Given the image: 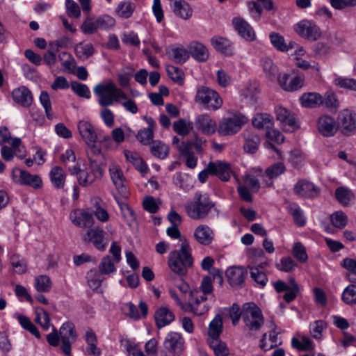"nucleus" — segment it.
Segmentation results:
<instances>
[{
	"label": "nucleus",
	"instance_id": "27",
	"mask_svg": "<svg viewBox=\"0 0 356 356\" xmlns=\"http://www.w3.org/2000/svg\"><path fill=\"white\" fill-rule=\"evenodd\" d=\"M154 319L157 327L161 328L170 324L175 320V314L167 307L162 306L156 309Z\"/></svg>",
	"mask_w": 356,
	"mask_h": 356
},
{
	"label": "nucleus",
	"instance_id": "62",
	"mask_svg": "<svg viewBox=\"0 0 356 356\" xmlns=\"http://www.w3.org/2000/svg\"><path fill=\"white\" fill-rule=\"evenodd\" d=\"M334 83L341 88L356 91V79L353 78L339 76L335 79Z\"/></svg>",
	"mask_w": 356,
	"mask_h": 356
},
{
	"label": "nucleus",
	"instance_id": "41",
	"mask_svg": "<svg viewBox=\"0 0 356 356\" xmlns=\"http://www.w3.org/2000/svg\"><path fill=\"white\" fill-rule=\"evenodd\" d=\"M269 39L273 47L279 51L287 52L292 48L291 46L286 44L284 38L278 33L271 32Z\"/></svg>",
	"mask_w": 356,
	"mask_h": 356
},
{
	"label": "nucleus",
	"instance_id": "39",
	"mask_svg": "<svg viewBox=\"0 0 356 356\" xmlns=\"http://www.w3.org/2000/svg\"><path fill=\"white\" fill-rule=\"evenodd\" d=\"M136 9V4L131 1H124L118 3L115 8L116 15L123 19H129Z\"/></svg>",
	"mask_w": 356,
	"mask_h": 356
},
{
	"label": "nucleus",
	"instance_id": "46",
	"mask_svg": "<svg viewBox=\"0 0 356 356\" xmlns=\"http://www.w3.org/2000/svg\"><path fill=\"white\" fill-rule=\"evenodd\" d=\"M341 300L347 305H356V284H350L343 291Z\"/></svg>",
	"mask_w": 356,
	"mask_h": 356
},
{
	"label": "nucleus",
	"instance_id": "63",
	"mask_svg": "<svg viewBox=\"0 0 356 356\" xmlns=\"http://www.w3.org/2000/svg\"><path fill=\"white\" fill-rule=\"evenodd\" d=\"M335 197L339 203L347 206L350 201L351 192L344 187H339L335 191Z\"/></svg>",
	"mask_w": 356,
	"mask_h": 356
},
{
	"label": "nucleus",
	"instance_id": "22",
	"mask_svg": "<svg viewBox=\"0 0 356 356\" xmlns=\"http://www.w3.org/2000/svg\"><path fill=\"white\" fill-rule=\"evenodd\" d=\"M213 48L225 56H232L234 54L235 48L234 44L228 39L215 36L211 40Z\"/></svg>",
	"mask_w": 356,
	"mask_h": 356
},
{
	"label": "nucleus",
	"instance_id": "15",
	"mask_svg": "<svg viewBox=\"0 0 356 356\" xmlns=\"http://www.w3.org/2000/svg\"><path fill=\"white\" fill-rule=\"evenodd\" d=\"M229 285L234 288H243L248 275V268L242 266L229 267L225 272Z\"/></svg>",
	"mask_w": 356,
	"mask_h": 356
},
{
	"label": "nucleus",
	"instance_id": "24",
	"mask_svg": "<svg viewBox=\"0 0 356 356\" xmlns=\"http://www.w3.org/2000/svg\"><path fill=\"white\" fill-rule=\"evenodd\" d=\"M72 222L79 227H90L94 224L92 213L86 210H76L70 213Z\"/></svg>",
	"mask_w": 356,
	"mask_h": 356
},
{
	"label": "nucleus",
	"instance_id": "16",
	"mask_svg": "<svg viewBox=\"0 0 356 356\" xmlns=\"http://www.w3.org/2000/svg\"><path fill=\"white\" fill-rule=\"evenodd\" d=\"M109 173L111 179L118 193L123 199H128L130 196V192L127 186L124 184L126 179L122 169L118 165H113L109 168Z\"/></svg>",
	"mask_w": 356,
	"mask_h": 356
},
{
	"label": "nucleus",
	"instance_id": "40",
	"mask_svg": "<svg viewBox=\"0 0 356 356\" xmlns=\"http://www.w3.org/2000/svg\"><path fill=\"white\" fill-rule=\"evenodd\" d=\"M261 62L263 70L267 78L270 81L274 80L275 78L277 79V75L280 74L278 73L279 70L273 60L266 57L262 58Z\"/></svg>",
	"mask_w": 356,
	"mask_h": 356
},
{
	"label": "nucleus",
	"instance_id": "56",
	"mask_svg": "<svg viewBox=\"0 0 356 356\" xmlns=\"http://www.w3.org/2000/svg\"><path fill=\"white\" fill-rule=\"evenodd\" d=\"M282 129L286 132L292 133L299 129L300 125L293 113H291L284 121H281Z\"/></svg>",
	"mask_w": 356,
	"mask_h": 356
},
{
	"label": "nucleus",
	"instance_id": "29",
	"mask_svg": "<svg viewBox=\"0 0 356 356\" xmlns=\"http://www.w3.org/2000/svg\"><path fill=\"white\" fill-rule=\"evenodd\" d=\"M49 175L54 188L56 189H62L64 188L67 175L60 166L55 165L52 167Z\"/></svg>",
	"mask_w": 356,
	"mask_h": 356
},
{
	"label": "nucleus",
	"instance_id": "30",
	"mask_svg": "<svg viewBox=\"0 0 356 356\" xmlns=\"http://www.w3.org/2000/svg\"><path fill=\"white\" fill-rule=\"evenodd\" d=\"M286 170L285 165L281 161L275 162L267 167L264 171V175L270 180V182H267L266 185L268 187H272L273 186V181L284 174Z\"/></svg>",
	"mask_w": 356,
	"mask_h": 356
},
{
	"label": "nucleus",
	"instance_id": "19",
	"mask_svg": "<svg viewBox=\"0 0 356 356\" xmlns=\"http://www.w3.org/2000/svg\"><path fill=\"white\" fill-rule=\"evenodd\" d=\"M294 193L300 197L314 198L317 197L320 189L312 182L306 179H299L293 187Z\"/></svg>",
	"mask_w": 356,
	"mask_h": 356
},
{
	"label": "nucleus",
	"instance_id": "59",
	"mask_svg": "<svg viewBox=\"0 0 356 356\" xmlns=\"http://www.w3.org/2000/svg\"><path fill=\"white\" fill-rule=\"evenodd\" d=\"M39 99L41 105L44 109L47 118L49 120H51L52 118L53 113L49 93L45 90H42L40 93Z\"/></svg>",
	"mask_w": 356,
	"mask_h": 356
},
{
	"label": "nucleus",
	"instance_id": "42",
	"mask_svg": "<svg viewBox=\"0 0 356 356\" xmlns=\"http://www.w3.org/2000/svg\"><path fill=\"white\" fill-rule=\"evenodd\" d=\"M251 279L254 281L253 285L256 287L264 288L268 282L266 274L260 270L258 267H251L250 268Z\"/></svg>",
	"mask_w": 356,
	"mask_h": 356
},
{
	"label": "nucleus",
	"instance_id": "28",
	"mask_svg": "<svg viewBox=\"0 0 356 356\" xmlns=\"http://www.w3.org/2000/svg\"><path fill=\"white\" fill-rule=\"evenodd\" d=\"M170 7L175 15L183 19H188L193 15L190 4L184 0H175Z\"/></svg>",
	"mask_w": 356,
	"mask_h": 356
},
{
	"label": "nucleus",
	"instance_id": "18",
	"mask_svg": "<svg viewBox=\"0 0 356 356\" xmlns=\"http://www.w3.org/2000/svg\"><path fill=\"white\" fill-rule=\"evenodd\" d=\"M232 25L238 35L248 42L256 40V33L252 26L244 19L235 17L232 20Z\"/></svg>",
	"mask_w": 356,
	"mask_h": 356
},
{
	"label": "nucleus",
	"instance_id": "11",
	"mask_svg": "<svg viewBox=\"0 0 356 356\" xmlns=\"http://www.w3.org/2000/svg\"><path fill=\"white\" fill-rule=\"evenodd\" d=\"M185 341L182 334L177 332H169L164 339L163 347L173 356H179L184 347Z\"/></svg>",
	"mask_w": 356,
	"mask_h": 356
},
{
	"label": "nucleus",
	"instance_id": "37",
	"mask_svg": "<svg viewBox=\"0 0 356 356\" xmlns=\"http://www.w3.org/2000/svg\"><path fill=\"white\" fill-rule=\"evenodd\" d=\"M95 52V47L92 43H85L81 42L78 43L74 48L76 56L81 60H85L91 57Z\"/></svg>",
	"mask_w": 356,
	"mask_h": 356
},
{
	"label": "nucleus",
	"instance_id": "8",
	"mask_svg": "<svg viewBox=\"0 0 356 356\" xmlns=\"http://www.w3.org/2000/svg\"><path fill=\"white\" fill-rule=\"evenodd\" d=\"M13 181L22 186H31L35 189L42 186V181L38 175H31L29 172L19 168H15L11 172Z\"/></svg>",
	"mask_w": 356,
	"mask_h": 356
},
{
	"label": "nucleus",
	"instance_id": "6",
	"mask_svg": "<svg viewBox=\"0 0 356 356\" xmlns=\"http://www.w3.org/2000/svg\"><path fill=\"white\" fill-rule=\"evenodd\" d=\"M89 163L85 167L82 173L79 176V184L81 186H88L101 179L104 175L102 163L89 157Z\"/></svg>",
	"mask_w": 356,
	"mask_h": 356
},
{
	"label": "nucleus",
	"instance_id": "5",
	"mask_svg": "<svg viewBox=\"0 0 356 356\" xmlns=\"http://www.w3.org/2000/svg\"><path fill=\"white\" fill-rule=\"evenodd\" d=\"M242 319L250 331H257L264 324V318L261 309L252 302L243 305Z\"/></svg>",
	"mask_w": 356,
	"mask_h": 356
},
{
	"label": "nucleus",
	"instance_id": "38",
	"mask_svg": "<svg viewBox=\"0 0 356 356\" xmlns=\"http://www.w3.org/2000/svg\"><path fill=\"white\" fill-rule=\"evenodd\" d=\"M149 150L155 158L163 160L169 154V147L161 140L152 141Z\"/></svg>",
	"mask_w": 356,
	"mask_h": 356
},
{
	"label": "nucleus",
	"instance_id": "10",
	"mask_svg": "<svg viewBox=\"0 0 356 356\" xmlns=\"http://www.w3.org/2000/svg\"><path fill=\"white\" fill-rule=\"evenodd\" d=\"M208 170L211 172V176L216 177L223 182L229 181L232 175H234L230 163L221 160L209 161Z\"/></svg>",
	"mask_w": 356,
	"mask_h": 356
},
{
	"label": "nucleus",
	"instance_id": "13",
	"mask_svg": "<svg viewBox=\"0 0 356 356\" xmlns=\"http://www.w3.org/2000/svg\"><path fill=\"white\" fill-rule=\"evenodd\" d=\"M277 83L284 91L295 92L303 87L305 77L302 75H296L291 78L289 73H280L277 75Z\"/></svg>",
	"mask_w": 356,
	"mask_h": 356
},
{
	"label": "nucleus",
	"instance_id": "43",
	"mask_svg": "<svg viewBox=\"0 0 356 356\" xmlns=\"http://www.w3.org/2000/svg\"><path fill=\"white\" fill-rule=\"evenodd\" d=\"M116 264L109 255L102 257L98 266V270L102 275H108L117 271Z\"/></svg>",
	"mask_w": 356,
	"mask_h": 356
},
{
	"label": "nucleus",
	"instance_id": "25",
	"mask_svg": "<svg viewBox=\"0 0 356 356\" xmlns=\"http://www.w3.org/2000/svg\"><path fill=\"white\" fill-rule=\"evenodd\" d=\"M189 56H191L195 60L203 63L209 58V51L206 46L202 43L192 41L188 45Z\"/></svg>",
	"mask_w": 356,
	"mask_h": 356
},
{
	"label": "nucleus",
	"instance_id": "61",
	"mask_svg": "<svg viewBox=\"0 0 356 356\" xmlns=\"http://www.w3.org/2000/svg\"><path fill=\"white\" fill-rule=\"evenodd\" d=\"M154 138V131L151 129L144 128L138 131L136 138L144 145H150Z\"/></svg>",
	"mask_w": 356,
	"mask_h": 356
},
{
	"label": "nucleus",
	"instance_id": "58",
	"mask_svg": "<svg viewBox=\"0 0 356 356\" xmlns=\"http://www.w3.org/2000/svg\"><path fill=\"white\" fill-rule=\"evenodd\" d=\"M296 267V263L290 257H284L281 258L280 263L276 264V268L279 270L286 273L293 271Z\"/></svg>",
	"mask_w": 356,
	"mask_h": 356
},
{
	"label": "nucleus",
	"instance_id": "21",
	"mask_svg": "<svg viewBox=\"0 0 356 356\" xmlns=\"http://www.w3.org/2000/svg\"><path fill=\"white\" fill-rule=\"evenodd\" d=\"M195 127L204 134L211 135L217 130L216 122L208 114H201L195 119Z\"/></svg>",
	"mask_w": 356,
	"mask_h": 356
},
{
	"label": "nucleus",
	"instance_id": "49",
	"mask_svg": "<svg viewBox=\"0 0 356 356\" xmlns=\"http://www.w3.org/2000/svg\"><path fill=\"white\" fill-rule=\"evenodd\" d=\"M100 199L96 198L93 203L94 211H92V216H95L96 218L102 222H106L109 220V214L107 210L102 207L100 204Z\"/></svg>",
	"mask_w": 356,
	"mask_h": 356
},
{
	"label": "nucleus",
	"instance_id": "50",
	"mask_svg": "<svg viewBox=\"0 0 356 356\" xmlns=\"http://www.w3.org/2000/svg\"><path fill=\"white\" fill-rule=\"evenodd\" d=\"M172 56L174 61L178 64L185 63L189 58L188 49L182 47H177L171 49Z\"/></svg>",
	"mask_w": 356,
	"mask_h": 356
},
{
	"label": "nucleus",
	"instance_id": "26",
	"mask_svg": "<svg viewBox=\"0 0 356 356\" xmlns=\"http://www.w3.org/2000/svg\"><path fill=\"white\" fill-rule=\"evenodd\" d=\"M265 135L268 139V140L264 143L265 147L268 149H273L277 154L279 156H280L281 152L276 147L273 142L277 144L283 143L284 138L282 133L279 130L274 129L273 127H271L266 129Z\"/></svg>",
	"mask_w": 356,
	"mask_h": 356
},
{
	"label": "nucleus",
	"instance_id": "35",
	"mask_svg": "<svg viewBox=\"0 0 356 356\" xmlns=\"http://www.w3.org/2000/svg\"><path fill=\"white\" fill-rule=\"evenodd\" d=\"M288 213L292 216L294 223L298 227H304L306 225V218L303 211L298 204L292 202L286 207Z\"/></svg>",
	"mask_w": 356,
	"mask_h": 356
},
{
	"label": "nucleus",
	"instance_id": "44",
	"mask_svg": "<svg viewBox=\"0 0 356 356\" xmlns=\"http://www.w3.org/2000/svg\"><path fill=\"white\" fill-rule=\"evenodd\" d=\"M208 344L213 350L215 356H228L229 354L226 343L221 341L220 338L209 341Z\"/></svg>",
	"mask_w": 356,
	"mask_h": 356
},
{
	"label": "nucleus",
	"instance_id": "17",
	"mask_svg": "<svg viewBox=\"0 0 356 356\" xmlns=\"http://www.w3.org/2000/svg\"><path fill=\"white\" fill-rule=\"evenodd\" d=\"M316 128L324 137L334 136L339 129L335 119L328 115H322L318 118Z\"/></svg>",
	"mask_w": 356,
	"mask_h": 356
},
{
	"label": "nucleus",
	"instance_id": "48",
	"mask_svg": "<svg viewBox=\"0 0 356 356\" xmlns=\"http://www.w3.org/2000/svg\"><path fill=\"white\" fill-rule=\"evenodd\" d=\"M259 144V136L257 134H250L245 138L243 149L248 153L254 154L258 150Z\"/></svg>",
	"mask_w": 356,
	"mask_h": 356
},
{
	"label": "nucleus",
	"instance_id": "47",
	"mask_svg": "<svg viewBox=\"0 0 356 356\" xmlns=\"http://www.w3.org/2000/svg\"><path fill=\"white\" fill-rule=\"evenodd\" d=\"M51 280L48 275H40L35 277L34 287L40 293H47L51 288Z\"/></svg>",
	"mask_w": 356,
	"mask_h": 356
},
{
	"label": "nucleus",
	"instance_id": "52",
	"mask_svg": "<svg viewBox=\"0 0 356 356\" xmlns=\"http://www.w3.org/2000/svg\"><path fill=\"white\" fill-rule=\"evenodd\" d=\"M167 73L170 78L179 86L184 83V72L181 68L170 65L167 68Z\"/></svg>",
	"mask_w": 356,
	"mask_h": 356
},
{
	"label": "nucleus",
	"instance_id": "64",
	"mask_svg": "<svg viewBox=\"0 0 356 356\" xmlns=\"http://www.w3.org/2000/svg\"><path fill=\"white\" fill-rule=\"evenodd\" d=\"M327 327V323L322 320L315 321L310 325V332L313 338L316 339H321L322 332Z\"/></svg>",
	"mask_w": 356,
	"mask_h": 356
},
{
	"label": "nucleus",
	"instance_id": "60",
	"mask_svg": "<svg viewBox=\"0 0 356 356\" xmlns=\"http://www.w3.org/2000/svg\"><path fill=\"white\" fill-rule=\"evenodd\" d=\"M192 129L191 123L187 124L184 119H179L173 124L174 131L179 136L188 135Z\"/></svg>",
	"mask_w": 356,
	"mask_h": 356
},
{
	"label": "nucleus",
	"instance_id": "7",
	"mask_svg": "<svg viewBox=\"0 0 356 356\" xmlns=\"http://www.w3.org/2000/svg\"><path fill=\"white\" fill-rule=\"evenodd\" d=\"M106 233L102 227L96 226L90 227L82 236L86 243H91L97 250L104 252L106 250L108 241L106 238Z\"/></svg>",
	"mask_w": 356,
	"mask_h": 356
},
{
	"label": "nucleus",
	"instance_id": "1",
	"mask_svg": "<svg viewBox=\"0 0 356 356\" xmlns=\"http://www.w3.org/2000/svg\"><path fill=\"white\" fill-rule=\"evenodd\" d=\"M168 264L170 269L178 275L184 276L188 273V269L193 265V258L186 241L181 243L179 250L170 252Z\"/></svg>",
	"mask_w": 356,
	"mask_h": 356
},
{
	"label": "nucleus",
	"instance_id": "3",
	"mask_svg": "<svg viewBox=\"0 0 356 356\" xmlns=\"http://www.w3.org/2000/svg\"><path fill=\"white\" fill-rule=\"evenodd\" d=\"M248 117L238 112L232 113L229 117L224 118L220 122L218 131L220 135L227 136L238 133L242 127L248 122Z\"/></svg>",
	"mask_w": 356,
	"mask_h": 356
},
{
	"label": "nucleus",
	"instance_id": "53",
	"mask_svg": "<svg viewBox=\"0 0 356 356\" xmlns=\"http://www.w3.org/2000/svg\"><path fill=\"white\" fill-rule=\"evenodd\" d=\"M70 87L72 91L79 97L87 99L91 97L90 89L86 84L81 83L75 81L71 83Z\"/></svg>",
	"mask_w": 356,
	"mask_h": 356
},
{
	"label": "nucleus",
	"instance_id": "36",
	"mask_svg": "<svg viewBox=\"0 0 356 356\" xmlns=\"http://www.w3.org/2000/svg\"><path fill=\"white\" fill-rule=\"evenodd\" d=\"M301 105L305 108H316L322 104V96L317 92L304 93L300 98Z\"/></svg>",
	"mask_w": 356,
	"mask_h": 356
},
{
	"label": "nucleus",
	"instance_id": "23",
	"mask_svg": "<svg viewBox=\"0 0 356 356\" xmlns=\"http://www.w3.org/2000/svg\"><path fill=\"white\" fill-rule=\"evenodd\" d=\"M12 98L15 102L25 108L29 107L33 99L31 90L26 86L15 88L12 91Z\"/></svg>",
	"mask_w": 356,
	"mask_h": 356
},
{
	"label": "nucleus",
	"instance_id": "12",
	"mask_svg": "<svg viewBox=\"0 0 356 356\" xmlns=\"http://www.w3.org/2000/svg\"><path fill=\"white\" fill-rule=\"evenodd\" d=\"M338 124L344 136H351L356 131V113L350 109H343L338 115Z\"/></svg>",
	"mask_w": 356,
	"mask_h": 356
},
{
	"label": "nucleus",
	"instance_id": "54",
	"mask_svg": "<svg viewBox=\"0 0 356 356\" xmlns=\"http://www.w3.org/2000/svg\"><path fill=\"white\" fill-rule=\"evenodd\" d=\"M59 334L60 339H75L76 334L74 323L70 321L63 323L60 327Z\"/></svg>",
	"mask_w": 356,
	"mask_h": 356
},
{
	"label": "nucleus",
	"instance_id": "45",
	"mask_svg": "<svg viewBox=\"0 0 356 356\" xmlns=\"http://www.w3.org/2000/svg\"><path fill=\"white\" fill-rule=\"evenodd\" d=\"M222 330V321L220 315H216L210 322L209 325L208 334L211 340L220 338Z\"/></svg>",
	"mask_w": 356,
	"mask_h": 356
},
{
	"label": "nucleus",
	"instance_id": "57",
	"mask_svg": "<svg viewBox=\"0 0 356 356\" xmlns=\"http://www.w3.org/2000/svg\"><path fill=\"white\" fill-rule=\"evenodd\" d=\"M292 253L293 257L301 263H305L308 259L306 248L300 242L294 243Z\"/></svg>",
	"mask_w": 356,
	"mask_h": 356
},
{
	"label": "nucleus",
	"instance_id": "51",
	"mask_svg": "<svg viewBox=\"0 0 356 356\" xmlns=\"http://www.w3.org/2000/svg\"><path fill=\"white\" fill-rule=\"evenodd\" d=\"M330 221L334 227L343 229L348 223V217L343 211H337L330 216Z\"/></svg>",
	"mask_w": 356,
	"mask_h": 356
},
{
	"label": "nucleus",
	"instance_id": "4",
	"mask_svg": "<svg viewBox=\"0 0 356 356\" xmlns=\"http://www.w3.org/2000/svg\"><path fill=\"white\" fill-rule=\"evenodd\" d=\"M195 99L197 103L209 111H216L222 105V99L220 95L216 90L204 86L197 88Z\"/></svg>",
	"mask_w": 356,
	"mask_h": 356
},
{
	"label": "nucleus",
	"instance_id": "14",
	"mask_svg": "<svg viewBox=\"0 0 356 356\" xmlns=\"http://www.w3.org/2000/svg\"><path fill=\"white\" fill-rule=\"evenodd\" d=\"M296 32L302 38L310 41L317 40L321 35L319 27L313 22L304 19L296 24Z\"/></svg>",
	"mask_w": 356,
	"mask_h": 356
},
{
	"label": "nucleus",
	"instance_id": "31",
	"mask_svg": "<svg viewBox=\"0 0 356 356\" xmlns=\"http://www.w3.org/2000/svg\"><path fill=\"white\" fill-rule=\"evenodd\" d=\"M213 232L206 225H200L196 227L194 232V236L197 241L204 245H209L213 241Z\"/></svg>",
	"mask_w": 356,
	"mask_h": 356
},
{
	"label": "nucleus",
	"instance_id": "2",
	"mask_svg": "<svg viewBox=\"0 0 356 356\" xmlns=\"http://www.w3.org/2000/svg\"><path fill=\"white\" fill-rule=\"evenodd\" d=\"M214 207L215 202L207 193L197 192L193 200L185 205V210L188 217L197 220L205 218Z\"/></svg>",
	"mask_w": 356,
	"mask_h": 356
},
{
	"label": "nucleus",
	"instance_id": "33",
	"mask_svg": "<svg viewBox=\"0 0 356 356\" xmlns=\"http://www.w3.org/2000/svg\"><path fill=\"white\" fill-rule=\"evenodd\" d=\"M84 339L87 343L86 351L88 355L99 356L102 353L101 350L97 348V337L95 332L88 328L85 334Z\"/></svg>",
	"mask_w": 356,
	"mask_h": 356
},
{
	"label": "nucleus",
	"instance_id": "9",
	"mask_svg": "<svg viewBox=\"0 0 356 356\" xmlns=\"http://www.w3.org/2000/svg\"><path fill=\"white\" fill-rule=\"evenodd\" d=\"M288 282L290 286L284 281L278 280L273 282V286L278 293L285 292L283 295V299L286 303H290L297 298L300 289L293 277H289Z\"/></svg>",
	"mask_w": 356,
	"mask_h": 356
},
{
	"label": "nucleus",
	"instance_id": "34",
	"mask_svg": "<svg viewBox=\"0 0 356 356\" xmlns=\"http://www.w3.org/2000/svg\"><path fill=\"white\" fill-rule=\"evenodd\" d=\"M254 127L258 129H266L273 127L274 121L273 117L268 113H257L252 120Z\"/></svg>",
	"mask_w": 356,
	"mask_h": 356
},
{
	"label": "nucleus",
	"instance_id": "20",
	"mask_svg": "<svg viewBox=\"0 0 356 356\" xmlns=\"http://www.w3.org/2000/svg\"><path fill=\"white\" fill-rule=\"evenodd\" d=\"M77 127L80 136L88 145L97 142L98 140L97 129L90 122L81 120Z\"/></svg>",
	"mask_w": 356,
	"mask_h": 356
},
{
	"label": "nucleus",
	"instance_id": "55",
	"mask_svg": "<svg viewBox=\"0 0 356 356\" xmlns=\"http://www.w3.org/2000/svg\"><path fill=\"white\" fill-rule=\"evenodd\" d=\"M96 24L98 29L107 31L115 26V19L108 15H103L96 19Z\"/></svg>",
	"mask_w": 356,
	"mask_h": 356
},
{
	"label": "nucleus",
	"instance_id": "32",
	"mask_svg": "<svg viewBox=\"0 0 356 356\" xmlns=\"http://www.w3.org/2000/svg\"><path fill=\"white\" fill-rule=\"evenodd\" d=\"M113 197L120 208L124 220L129 226L131 225L136 219L134 211L127 202L122 201L118 196L113 195Z\"/></svg>",
	"mask_w": 356,
	"mask_h": 356
}]
</instances>
